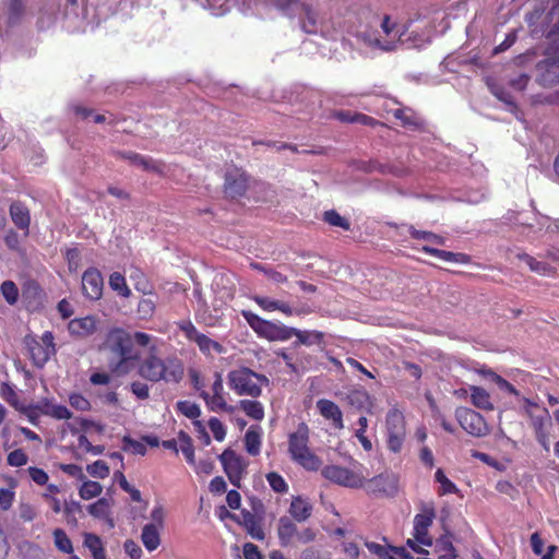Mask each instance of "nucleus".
<instances>
[{"label": "nucleus", "instance_id": "nucleus-1", "mask_svg": "<svg viewBox=\"0 0 559 559\" xmlns=\"http://www.w3.org/2000/svg\"><path fill=\"white\" fill-rule=\"evenodd\" d=\"M105 346L112 355L108 368L114 376L123 377L135 369L140 353L133 346L132 334L120 328L112 329L106 336Z\"/></svg>", "mask_w": 559, "mask_h": 559}, {"label": "nucleus", "instance_id": "nucleus-2", "mask_svg": "<svg viewBox=\"0 0 559 559\" xmlns=\"http://www.w3.org/2000/svg\"><path fill=\"white\" fill-rule=\"evenodd\" d=\"M135 368L141 378L153 383L178 384L185 376L183 362L176 356L159 357L155 346L146 357L139 359Z\"/></svg>", "mask_w": 559, "mask_h": 559}, {"label": "nucleus", "instance_id": "nucleus-3", "mask_svg": "<svg viewBox=\"0 0 559 559\" xmlns=\"http://www.w3.org/2000/svg\"><path fill=\"white\" fill-rule=\"evenodd\" d=\"M310 429L304 421L288 435V454L290 459L306 471L317 472L321 468L322 460L310 449Z\"/></svg>", "mask_w": 559, "mask_h": 559}, {"label": "nucleus", "instance_id": "nucleus-4", "mask_svg": "<svg viewBox=\"0 0 559 559\" xmlns=\"http://www.w3.org/2000/svg\"><path fill=\"white\" fill-rule=\"evenodd\" d=\"M266 376L258 373L248 367L230 370L227 374V384L235 394L258 399L262 394V388L269 385Z\"/></svg>", "mask_w": 559, "mask_h": 559}, {"label": "nucleus", "instance_id": "nucleus-5", "mask_svg": "<svg viewBox=\"0 0 559 559\" xmlns=\"http://www.w3.org/2000/svg\"><path fill=\"white\" fill-rule=\"evenodd\" d=\"M522 409L528 419L530 427L533 429L537 442L549 451V430L552 427V419L549 411L538 403L527 397H521Z\"/></svg>", "mask_w": 559, "mask_h": 559}, {"label": "nucleus", "instance_id": "nucleus-6", "mask_svg": "<svg viewBox=\"0 0 559 559\" xmlns=\"http://www.w3.org/2000/svg\"><path fill=\"white\" fill-rule=\"evenodd\" d=\"M420 513L414 518V533L415 540L408 539L407 546L416 554L423 555L428 554L426 549L419 546V544L430 547L433 542L429 536V527L432 525L436 518V509L433 502L423 503Z\"/></svg>", "mask_w": 559, "mask_h": 559}, {"label": "nucleus", "instance_id": "nucleus-7", "mask_svg": "<svg viewBox=\"0 0 559 559\" xmlns=\"http://www.w3.org/2000/svg\"><path fill=\"white\" fill-rule=\"evenodd\" d=\"M24 344L27 347L34 366L38 368H43L50 357L56 354L55 336L50 331L44 332L39 338L26 335Z\"/></svg>", "mask_w": 559, "mask_h": 559}, {"label": "nucleus", "instance_id": "nucleus-8", "mask_svg": "<svg viewBox=\"0 0 559 559\" xmlns=\"http://www.w3.org/2000/svg\"><path fill=\"white\" fill-rule=\"evenodd\" d=\"M361 488L372 497L393 498L400 490V478L392 472H384L370 479L364 478Z\"/></svg>", "mask_w": 559, "mask_h": 559}, {"label": "nucleus", "instance_id": "nucleus-9", "mask_svg": "<svg viewBox=\"0 0 559 559\" xmlns=\"http://www.w3.org/2000/svg\"><path fill=\"white\" fill-rule=\"evenodd\" d=\"M536 82L543 87L559 84V49L548 46L545 58L536 64Z\"/></svg>", "mask_w": 559, "mask_h": 559}, {"label": "nucleus", "instance_id": "nucleus-10", "mask_svg": "<svg viewBox=\"0 0 559 559\" xmlns=\"http://www.w3.org/2000/svg\"><path fill=\"white\" fill-rule=\"evenodd\" d=\"M386 444L388 449L394 453H399L402 450L405 436V418L401 411L392 408L386 414Z\"/></svg>", "mask_w": 559, "mask_h": 559}, {"label": "nucleus", "instance_id": "nucleus-11", "mask_svg": "<svg viewBox=\"0 0 559 559\" xmlns=\"http://www.w3.org/2000/svg\"><path fill=\"white\" fill-rule=\"evenodd\" d=\"M321 475L336 485L348 488H360L364 486V477L347 467L330 464L321 468Z\"/></svg>", "mask_w": 559, "mask_h": 559}, {"label": "nucleus", "instance_id": "nucleus-12", "mask_svg": "<svg viewBox=\"0 0 559 559\" xmlns=\"http://www.w3.org/2000/svg\"><path fill=\"white\" fill-rule=\"evenodd\" d=\"M218 459L230 484L237 488H241V480L248 466L243 457L238 455L234 450L226 449Z\"/></svg>", "mask_w": 559, "mask_h": 559}, {"label": "nucleus", "instance_id": "nucleus-13", "mask_svg": "<svg viewBox=\"0 0 559 559\" xmlns=\"http://www.w3.org/2000/svg\"><path fill=\"white\" fill-rule=\"evenodd\" d=\"M455 418L460 426L474 437H484L489 433V427L483 415L472 408H456Z\"/></svg>", "mask_w": 559, "mask_h": 559}, {"label": "nucleus", "instance_id": "nucleus-14", "mask_svg": "<svg viewBox=\"0 0 559 559\" xmlns=\"http://www.w3.org/2000/svg\"><path fill=\"white\" fill-rule=\"evenodd\" d=\"M177 326L181 332H183L188 341L194 342L198 345L199 349L204 355H210L212 350L217 354H222L224 352L222 344L210 338L205 334L200 333L190 320H182L177 323Z\"/></svg>", "mask_w": 559, "mask_h": 559}, {"label": "nucleus", "instance_id": "nucleus-15", "mask_svg": "<svg viewBox=\"0 0 559 559\" xmlns=\"http://www.w3.org/2000/svg\"><path fill=\"white\" fill-rule=\"evenodd\" d=\"M381 29L385 36L390 38L389 40L382 41L380 38L371 37L368 34H362L360 38L372 48H379L384 51L393 50L395 47V40L402 36V33L397 27V23L393 22L390 15L385 14L381 22Z\"/></svg>", "mask_w": 559, "mask_h": 559}, {"label": "nucleus", "instance_id": "nucleus-16", "mask_svg": "<svg viewBox=\"0 0 559 559\" xmlns=\"http://www.w3.org/2000/svg\"><path fill=\"white\" fill-rule=\"evenodd\" d=\"M249 187V175L241 168L234 167L225 173L224 193L226 198L237 200L243 197Z\"/></svg>", "mask_w": 559, "mask_h": 559}, {"label": "nucleus", "instance_id": "nucleus-17", "mask_svg": "<svg viewBox=\"0 0 559 559\" xmlns=\"http://www.w3.org/2000/svg\"><path fill=\"white\" fill-rule=\"evenodd\" d=\"M241 314L247 321V323L250 325V328L259 336L265 337L267 340H281V335H283L284 328H278L274 323L262 319L261 317L249 310H243Z\"/></svg>", "mask_w": 559, "mask_h": 559}, {"label": "nucleus", "instance_id": "nucleus-18", "mask_svg": "<svg viewBox=\"0 0 559 559\" xmlns=\"http://www.w3.org/2000/svg\"><path fill=\"white\" fill-rule=\"evenodd\" d=\"M115 156L129 160L131 164L140 166L146 171H151L159 176L165 175V164L160 160H155L152 157L143 156L132 151H117L115 152Z\"/></svg>", "mask_w": 559, "mask_h": 559}, {"label": "nucleus", "instance_id": "nucleus-19", "mask_svg": "<svg viewBox=\"0 0 559 559\" xmlns=\"http://www.w3.org/2000/svg\"><path fill=\"white\" fill-rule=\"evenodd\" d=\"M104 280L96 267L87 269L82 275V290L91 300H98L103 296Z\"/></svg>", "mask_w": 559, "mask_h": 559}, {"label": "nucleus", "instance_id": "nucleus-20", "mask_svg": "<svg viewBox=\"0 0 559 559\" xmlns=\"http://www.w3.org/2000/svg\"><path fill=\"white\" fill-rule=\"evenodd\" d=\"M292 336H296L297 341L294 342V346L312 344H321L323 342L324 334L319 331H301L295 328H284L281 340H288Z\"/></svg>", "mask_w": 559, "mask_h": 559}, {"label": "nucleus", "instance_id": "nucleus-21", "mask_svg": "<svg viewBox=\"0 0 559 559\" xmlns=\"http://www.w3.org/2000/svg\"><path fill=\"white\" fill-rule=\"evenodd\" d=\"M317 408L323 418L331 420L335 429L344 428L343 413L336 403L328 399H320L317 402Z\"/></svg>", "mask_w": 559, "mask_h": 559}, {"label": "nucleus", "instance_id": "nucleus-22", "mask_svg": "<svg viewBox=\"0 0 559 559\" xmlns=\"http://www.w3.org/2000/svg\"><path fill=\"white\" fill-rule=\"evenodd\" d=\"M37 411L41 413V416H49L58 420L70 419L72 417L71 411L67 406L55 404L52 400L49 399L38 401Z\"/></svg>", "mask_w": 559, "mask_h": 559}, {"label": "nucleus", "instance_id": "nucleus-23", "mask_svg": "<svg viewBox=\"0 0 559 559\" xmlns=\"http://www.w3.org/2000/svg\"><path fill=\"white\" fill-rule=\"evenodd\" d=\"M9 213L14 225L24 230L25 235H28L31 225V214L28 207L21 201H14L11 203Z\"/></svg>", "mask_w": 559, "mask_h": 559}, {"label": "nucleus", "instance_id": "nucleus-24", "mask_svg": "<svg viewBox=\"0 0 559 559\" xmlns=\"http://www.w3.org/2000/svg\"><path fill=\"white\" fill-rule=\"evenodd\" d=\"M68 330L75 337H87L96 331V320L91 316L75 318L69 322Z\"/></svg>", "mask_w": 559, "mask_h": 559}, {"label": "nucleus", "instance_id": "nucleus-25", "mask_svg": "<svg viewBox=\"0 0 559 559\" xmlns=\"http://www.w3.org/2000/svg\"><path fill=\"white\" fill-rule=\"evenodd\" d=\"M288 512L295 521L305 522L312 514V504L308 499L297 496L292 499Z\"/></svg>", "mask_w": 559, "mask_h": 559}, {"label": "nucleus", "instance_id": "nucleus-26", "mask_svg": "<svg viewBox=\"0 0 559 559\" xmlns=\"http://www.w3.org/2000/svg\"><path fill=\"white\" fill-rule=\"evenodd\" d=\"M297 525L288 516H282L277 524V536L282 546L293 544L297 535Z\"/></svg>", "mask_w": 559, "mask_h": 559}, {"label": "nucleus", "instance_id": "nucleus-27", "mask_svg": "<svg viewBox=\"0 0 559 559\" xmlns=\"http://www.w3.org/2000/svg\"><path fill=\"white\" fill-rule=\"evenodd\" d=\"M162 530L156 524H145L143 526L141 540L147 551H154L159 547Z\"/></svg>", "mask_w": 559, "mask_h": 559}, {"label": "nucleus", "instance_id": "nucleus-28", "mask_svg": "<svg viewBox=\"0 0 559 559\" xmlns=\"http://www.w3.org/2000/svg\"><path fill=\"white\" fill-rule=\"evenodd\" d=\"M471 401L472 404L480 409L492 411L493 404L491 403L490 394L481 386L471 385Z\"/></svg>", "mask_w": 559, "mask_h": 559}, {"label": "nucleus", "instance_id": "nucleus-29", "mask_svg": "<svg viewBox=\"0 0 559 559\" xmlns=\"http://www.w3.org/2000/svg\"><path fill=\"white\" fill-rule=\"evenodd\" d=\"M246 451L255 456L261 451V428L259 426H251L245 435Z\"/></svg>", "mask_w": 559, "mask_h": 559}, {"label": "nucleus", "instance_id": "nucleus-30", "mask_svg": "<svg viewBox=\"0 0 559 559\" xmlns=\"http://www.w3.org/2000/svg\"><path fill=\"white\" fill-rule=\"evenodd\" d=\"M239 408L251 419L261 421L264 418V406L257 400H241L238 404Z\"/></svg>", "mask_w": 559, "mask_h": 559}, {"label": "nucleus", "instance_id": "nucleus-31", "mask_svg": "<svg viewBox=\"0 0 559 559\" xmlns=\"http://www.w3.org/2000/svg\"><path fill=\"white\" fill-rule=\"evenodd\" d=\"M200 397H202L205 401L209 409L212 412L224 411L230 413L234 411V407L227 404L224 395H210L209 392L202 391L200 393Z\"/></svg>", "mask_w": 559, "mask_h": 559}, {"label": "nucleus", "instance_id": "nucleus-32", "mask_svg": "<svg viewBox=\"0 0 559 559\" xmlns=\"http://www.w3.org/2000/svg\"><path fill=\"white\" fill-rule=\"evenodd\" d=\"M83 544L91 551L93 559H106V552L99 536L85 533Z\"/></svg>", "mask_w": 559, "mask_h": 559}, {"label": "nucleus", "instance_id": "nucleus-33", "mask_svg": "<svg viewBox=\"0 0 559 559\" xmlns=\"http://www.w3.org/2000/svg\"><path fill=\"white\" fill-rule=\"evenodd\" d=\"M178 441L179 448L187 463L190 465H195L194 445L192 438L185 430H180L178 432Z\"/></svg>", "mask_w": 559, "mask_h": 559}, {"label": "nucleus", "instance_id": "nucleus-34", "mask_svg": "<svg viewBox=\"0 0 559 559\" xmlns=\"http://www.w3.org/2000/svg\"><path fill=\"white\" fill-rule=\"evenodd\" d=\"M395 119L400 120L401 124L405 128H418L420 127L419 119L415 116L409 108H395L392 111Z\"/></svg>", "mask_w": 559, "mask_h": 559}, {"label": "nucleus", "instance_id": "nucleus-35", "mask_svg": "<svg viewBox=\"0 0 559 559\" xmlns=\"http://www.w3.org/2000/svg\"><path fill=\"white\" fill-rule=\"evenodd\" d=\"M439 559H456V550L449 535L441 536L436 543Z\"/></svg>", "mask_w": 559, "mask_h": 559}, {"label": "nucleus", "instance_id": "nucleus-36", "mask_svg": "<svg viewBox=\"0 0 559 559\" xmlns=\"http://www.w3.org/2000/svg\"><path fill=\"white\" fill-rule=\"evenodd\" d=\"M243 525L248 532V534L257 539L263 540L265 537L263 527L259 523V521L254 518V515L250 512L243 513Z\"/></svg>", "mask_w": 559, "mask_h": 559}, {"label": "nucleus", "instance_id": "nucleus-37", "mask_svg": "<svg viewBox=\"0 0 559 559\" xmlns=\"http://www.w3.org/2000/svg\"><path fill=\"white\" fill-rule=\"evenodd\" d=\"M24 14V0H10L7 23L10 27L20 24Z\"/></svg>", "mask_w": 559, "mask_h": 559}, {"label": "nucleus", "instance_id": "nucleus-38", "mask_svg": "<svg viewBox=\"0 0 559 559\" xmlns=\"http://www.w3.org/2000/svg\"><path fill=\"white\" fill-rule=\"evenodd\" d=\"M52 537L55 546L59 551L68 555L73 552L72 542L62 528H55Z\"/></svg>", "mask_w": 559, "mask_h": 559}, {"label": "nucleus", "instance_id": "nucleus-39", "mask_svg": "<svg viewBox=\"0 0 559 559\" xmlns=\"http://www.w3.org/2000/svg\"><path fill=\"white\" fill-rule=\"evenodd\" d=\"M83 484L79 488V496L83 500H90L98 497L103 491V486L98 481L94 480H82Z\"/></svg>", "mask_w": 559, "mask_h": 559}, {"label": "nucleus", "instance_id": "nucleus-40", "mask_svg": "<svg viewBox=\"0 0 559 559\" xmlns=\"http://www.w3.org/2000/svg\"><path fill=\"white\" fill-rule=\"evenodd\" d=\"M109 286L121 297L128 298L131 295V290L127 285L124 276L119 272H114L110 274Z\"/></svg>", "mask_w": 559, "mask_h": 559}, {"label": "nucleus", "instance_id": "nucleus-41", "mask_svg": "<svg viewBox=\"0 0 559 559\" xmlns=\"http://www.w3.org/2000/svg\"><path fill=\"white\" fill-rule=\"evenodd\" d=\"M301 10L305 14V20L301 22L302 29L312 34L317 31V14L313 11L312 7L308 3H300Z\"/></svg>", "mask_w": 559, "mask_h": 559}, {"label": "nucleus", "instance_id": "nucleus-42", "mask_svg": "<svg viewBox=\"0 0 559 559\" xmlns=\"http://www.w3.org/2000/svg\"><path fill=\"white\" fill-rule=\"evenodd\" d=\"M435 478L436 481L440 484V488L438 491L440 496L459 492V488L456 487V485L445 476L444 472L441 468L437 469Z\"/></svg>", "mask_w": 559, "mask_h": 559}, {"label": "nucleus", "instance_id": "nucleus-43", "mask_svg": "<svg viewBox=\"0 0 559 559\" xmlns=\"http://www.w3.org/2000/svg\"><path fill=\"white\" fill-rule=\"evenodd\" d=\"M176 409L178 413L182 414L183 416L198 420V418L201 415V408L198 404L190 402V401H178L176 404Z\"/></svg>", "mask_w": 559, "mask_h": 559}, {"label": "nucleus", "instance_id": "nucleus-44", "mask_svg": "<svg viewBox=\"0 0 559 559\" xmlns=\"http://www.w3.org/2000/svg\"><path fill=\"white\" fill-rule=\"evenodd\" d=\"M408 233L413 239H423L440 246H443L445 240L443 237L427 230H418L413 225L408 226Z\"/></svg>", "mask_w": 559, "mask_h": 559}, {"label": "nucleus", "instance_id": "nucleus-45", "mask_svg": "<svg viewBox=\"0 0 559 559\" xmlns=\"http://www.w3.org/2000/svg\"><path fill=\"white\" fill-rule=\"evenodd\" d=\"M0 289H1V294H2L3 298L10 306H14L17 302L19 288L13 281H10V280L4 281L1 284Z\"/></svg>", "mask_w": 559, "mask_h": 559}, {"label": "nucleus", "instance_id": "nucleus-46", "mask_svg": "<svg viewBox=\"0 0 559 559\" xmlns=\"http://www.w3.org/2000/svg\"><path fill=\"white\" fill-rule=\"evenodd\" d=\"M64 259L67 261L68 270L70 273H76L80 270L82 257L80 250L76 247L67 249Z\"/></svg>", "mask_w": 559, "mask_h": 559}, {"label": "nucleus", "instance_id": "nucleus-47", "mask_svg": "<svg viewBox=\"0 0 559 559\" xmlns=\"http://www.w3.org/2000/svg\"><path fill=\"white\" fill-rule=\"evenodd\" d=\"M109 509L110 506L106 498H100L87 507L88 513L97 519L105 518L109 513Z\"/></svg>", "mask_w": 559, "mask_h": 559}, {"label": "nucleus", "instance_id": "nucleus-48", "mask_svg": "<svg viewBox=\"0 0 559 559\" xmlns=\"http://www.w3.org/2000/svg\"><path fill=\"white\" fill-rule=\"evenodd\" d=\"M122 450L126 452L130 451L138 455H145L147 451L146 445L143 442L134 440L130 436H124L122 438Z\"/></svg>", "mask_w": 559, "mask_h": 559}, {"label": "nucleus", "instance_id": "nucleus-49", "mask_svg": "<svg viewBox=\"0 0 559 559\" xmlns=\"http://www.w3.org/2000/svg\"><path fill=\"white\" fill-rule=\"evenodd\" d=\"M87 473L96 478L104 479L108 477L110 471L108 464L103 460H97L86 466Z\"/></svg>", "mask_w": 559, "mask_h": 559}, {"label": "nucleus", "instance_id": "nucleus-50", "mask_svg": "<svg viewBox=\"0 0 559 559\" xmlns=\"http://www.w3.org/2000/svg\"><path fill=\"white\" fill-rule=\"evenodd\" d=\"M266 480L270 485V487L278 493H285L288 491V485L283 478L282 475H280L276 472H270L266 474Z\"/></svg>", "mask_w": 559, "mask_h": 559}, {"label": "nucleus", "instance_id": "nucleus-51", "mask_svg": "<svg viewBox=\"0 0 559 559\" xmlns=\"http://www.w3.org/2000/svg\"><path fill=\"white\" fill-rule=\"evenodd\" d=\"M324 221L331 226L341 227L345 230H348L350 227L349 222L341 216L335 210H330L324 212Z\"/></svg>", "mask_w": 559, "mask_h": 559}, {"label": "nucleus", "instance_id": "nucleus-52", "mask_svg": "<svg viewBox=\"0 0 559 559\" xmlns=\"http://www.w3.org/2000/svg\"><path fill=\"white\" fill-rule=\"evenodd\" d=\"M41 288L36 281H28L23 285L22 297L25 300L36 299L40 296Z\"/></svg>", "mask_w": 559, "mask_h": 559}, {"label": "nucleus", "instance_id": "nucleus-53", "mask_svg": "<svg viewBox=\"0 0 559 559\" xmlns=\"http://www.w3.org/2000/svg\"><path fill=\"white\" fill-rule=\"evenodd\" d=\"M519 258L521 260L525 261L532 271L537 272L539 274H545L547 271L550 270V266L548 263L537 261L535 258H533L526 253L519 255Z\"/></svg>", "mask_w": 559, "mask_h": 559}, {"label": "nucleus", "instance_id": "nucleus-54", "mask_svg": "<svg viewBox=\"0 0 559 559\" xmlns=\"http://www.w3.org/2000/svg\"><path fill=\"white\" fill-rule=\"evenodd\" d=\"M7 462L10 466L21 467L27 464L28 456L22 449H16L8 454Z\"/></svg>", "mask_w": 559, "mask_h": 559}, {"label": "nucleus", "instance_id": "nucleus-55", "mask_svg": "<svg viewBox=\"0 0 559 559\" xmlns=\"http://www.w3.org/2000/svg\"><path fill=\"white\" fill-rule=\"evenodd\" d=\"M68 523L76 524V514L82 513V506L79 501L66 502L63 507Z\"/></svg>", "mask_w": 559, "mask_h": 559}, {"label": "nucleus", "instance_id": "nucleus-56", "mask_svg": "<svg viewBox=\"0 0 559 559\" xmlns=\"http://www.w3.org/2000/svg\"><path fill=\"white\" fill-rule=\"evenodd\" d=\"M70 405L81 412H87L91 409V402L80 393H72L69 396Z\"/></svg>", "mask_w": 559, "mask_h": 559}, {"label": "nucleus", "instance_id": "nucleus-57", "mask_svg": "<svg viewBox=\"0 0 559 559\" xmlns=\"http://www.w3.org/2000/svg\"><path fill=\"white\" fill-rule=\"evenodd\" d=\"M78 447L83 449L86 453H92L94 455H99L105 451L104 445H93L85 435L79 436Z\"/></svg>", "mask_w": 559, "mask_h": 559}, {"label": "nucleus", "instance_id": "nucleus-58", "mask_svg": "<svg viewBox=\"0 0 559 559\" xmlns=\"http://www.w3.org/2000/svg\"><path fill=\"white\" fill-rule=\"evenodd\" d=\"M209 427H210L215 440L223 441L225 439L226 428L218 418L211 417L209 419Z\"/></svg>", "mask_w": 559, "mask_h": 559}, {"label": "nucleus", "instance_id": "nucleus-59", "mask_svg": "<svg viewBox=\"0 0 559 559\" xmlns=\"http://www.w3.org/2000/svg\"><path fill=\"white\" fill-rule=\"evenodd\" d=\"M27 473L31 477V479L38 486H44L48 484L49 476L48 474L39 467L36 466H29L27 468Z\"/></svg>", "mask_w": 559, "mask_h": 559}, {"label": "nucleus", "instance_id": "nucleus-60", "mask_svg": "<svg viewBox=\"0 0 559 559\" xmlns=\"http://www.w3.org/2000/svg\"><path fill=\"white\" fill-rule=\"evenodd\" d=\"M365 546L371 554L378 556L380 559H394L383 545L374 542H365Z\"/></svg>", "mask_w": 559, "mask_h": 559}, {"label": "nucleus", "instance_id": "nucleus-61", "mask_svg": "<svg viewBox=\"0 0 559 559\" xmlns=\"http://www.w3.org/2000/svg\"><path fill=\"white\" fill-rule=\"evenodd\" d=\"M495 383L501 391H506L509 394H512L521 400L522 396L520 395L519 390H516V388L512 383L502 378L500 374H495Z\"/></svg>", "mask_w": 559, "mask_h": 559}, {"label": "nucleus", "instance_id": "nucleus-62", "mask_svg": "<svg viewBox=\"0 0 559 559\" xmlns=\"http://www.w3.org/2000/svg\"><path fill=\"white\" fill-rule=\"evenodd\" d=\"M130 390L140 400H146L150 396V388L146 383L134 381L130 384Z\"/></svg>", "mask_w": 559, "mask_h": 559}, {"label": "nucleus", "instance_id": "nucleus-63", "mask_svg": "<svg viewBox=\"0 0 559 559\" xmlns=\"http://www.w3.org/2000/svg\"><path fill=\"white\" fill-rule=\"evenodd\" d=\"M59 467L63 473L79 480H84L86 478L82 467L76 464H60Z\"/></svg>", "mask_w": 559, "mask_h": 559}, {"label": "nucleus", "instance_id": "nucleus-64", "mask_svg": "<svg viewBox=\"0 0 559 559\" xmlns=\"http://www.w3.org/2000/svg\"><path fill=\"white\" fill-rule=\"evenodd\" d=\"M546 38L549 40V46L559 49V20L549 28Z\"/></svg>", "mask_w": 559, "mask_h": 559}]
</instances>
